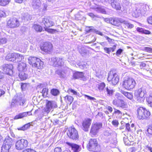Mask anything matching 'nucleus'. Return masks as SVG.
<instances>
[{"instance_id":"obj_34","label":"nucleus","mask_w":152,"mask_h":152,"mask_svg":"<svg viewBox=\"0 0 152 152\" xmlns=\"http://www.w3.org/2000/svg\"><path fill=\"white\" fill-rule=\"evenodd\" d=\"M105 85L104 83H101L98 84L97 86L99 91L100 92L103 91L104 88L105 87Z\"/></svg>"},{"instance_id":"obj_5","label":"nucleus","mask_w":152,"mask_h":152,"mask_svg":"<svg viewBox=\"0 0 152 152\" xmlns=\"http://www.w3.org/2000/svg\"><path fill=\"white\" fill-rule=\"evenodd\" d=\"M41 50L46 54H50L53 51V45L50 42H45L41 44L40 45Z\"/></svg>"},{"instance_id":"obj_44","label":"nucleus","mask_w":152,"mask_h":152,"mask_svg":"<svg viewBox=\"0 0 152 152\" xmlns=\"http://www.w3.org/2000/svg\"><path fill=\"white\" fill-rule=\"evenodd\" d=\"M122 96L120 94L116 93L115 95V97L117 99H120L122 98Z\"/></svg>"},{"instance_id":"obj_36","label":"nucleus","mask_w":152,"mask_h":152,"mask_svg":"<svg viewBox=\"0 0 152 152\" xmlns=\"http://www.w3.org/2000/svg\"><path fill=\"white\" fill-rule=\"evenodd\" d=\"M147 100L150 106L152 107V92H150L149 96L147 98Z\"/></svg>"},{"instance_id":"obj_1","label":"nucleus","mask_w":152,"mask_h":152,"mask_svg":"<svg viewBox=\"0 0 152 152\" xmlns=\"http://www.w3.org/2000/svg\"><path fill=\"white\" fill-rule=\"evenodd\" d=\"M24 58L23 55L16 53H9L5 57L6 59L8 61L18 63V66H26V64L21 61Z\"/></svg>"},{"instance_id":"obj_42","label":"nucleus","mask_w":152,"mask_h":152,"mask_svg":"<svg viewBox=\"0 0 152 152\" xmlns=\"http://www.w3.org/2000/svg\"><path fill=\"white\" fill-rule=\"evenodd\" d=\"M144 51H145L150 53H152V48L149 47H145L144 48Z\"/></svg>"},{"instance_id":"obj_2","label":"nucleus","mask_w":152,"mask_h":152,"mask_svg":"<svg viewBox=\"0 0 152 152\" xmlns=\"http://www.w3.org/2000/svg\"><path fill=\"white\" fill-rule=\"evenodd\" d=\"M42 23L45 27V30L48 33L53 34L58 32L56 29L49 28H48L53 26L54 25V23L50 20V18L48 17L45 16L42 19Z\"/></svg>"},{"instance_id":"obj_30","label":"nucleus","mask_w":152,"mask_h":152,"mask_svg":"<svg viewBox=\"0 0 152 152\" xmlns=\"http://www.w3.org/2000/svg\"><path fill=\"white\" fill-rule=\"evenodd\" d=\"M12 142V139L9 137H7L5 139L4 143L5 144H7L8 145L11 146Z\"/></svg>"},{"instance_id":"obj_26","label":"nucleus","mask_w":152,"mask_h":152,"mask_svg":"<svg viewBox=\"0 0 152 152\" xmlns=\"http://www.w3.org/2000/svg\"><path fill=\"white\" fill-rule=\"evenodd\" d=\"M122 23L124 24V27L128 29H131L134 27L133 24L128 23L125 20H123Z\"/></svg>"},{"instance_id":"obj_57","label":"nucleus","mask_w":152,"mask_h":152,"mask_svg":"<svg viewBox=\"0 0 152 152\" xmlns=\"http://www.w3.org/2000/svg\"><path fill=\"white\" fill-rule=\"evenodd\" d=\"M4 74L3 73L0 71V79H2L4 78Z\"/></svg>"},{"instance_id":"obj_40","label":"nucleus","mask_w":152,"mask_h":152,"mask_svg":"<svg viewBox=\"0 0 152 152\" xmlns=\"http://www.w3.org/2000/svg\"><path fill=\"white\" fill-rule=\"evenodd\" d=\"M67 93L69 94L72 93L73 94L75 95H76L77 94V92L74 90L72 89L71 88H69L67 91Z\"/></svg>"},{"instance_id":"obj_20","label":"nucleus","mask_w":152,"mask_h":152,"mask_svg":"<svg viewBox=\"0 0 152 152\" xmlns=\"http://www.w3.org/2000/svg\"><path fill=\"white\" fill-rule=\"evenodd\" d=\"M144 108L140 107L137 110V116L139 119H144Z\"/></svg>"},{"instance_id":"obj_51","label":"nucleus","mask_w":152,"mask_h":152,"mask_svg":"<svg viewBox=\"0 0 152 152\" xmlns=\"http://www.w3.org/2000/svg\"><path fill=\"white\" fill-rule=\"evenodd\" d=\"M122 51L123 50L121 49L120 48L118 49L116 52V55L118 56L120 55Z\"/></svg>"},{"instance_id":"obj_15","label":"nucleus","mask_w":152,"mask_h":152,"mask_svg":"<svg viewBox=\"0 0 152 152\" xmlns=\"http://www.w3.org/2000/svg\"><path fill=\"white\" fill-rule=\"evenodd\" d=\"M65 143L69 148H71V152H79L81 149L80 146L75 143L68 142H66Z\"/></svg>"},{"instance_id":"obj_16","label":"nucleus","mask_w":152,"mask_h":152,"mask_svg":"<svg viewBox=\"0 0 152 152\" xmlns=\"http://www.w3.org/2000/svg\"><path fill=\"white\" fill-rule=\"evenodd\" d=\"M26 67H17V69L19 71L18 76L21 80H26L28 77L27 75L24 73L26 69Z\"/></svg>"},{"instance_id":"obj_12","label":"nucleus","mask_w":152,"mask_h":152,"mask_svg":"<svg viewBox=\"0 0 152 152\" xmlns=\"http://www.w3.org/2000/svg\"><path fill=\"white\" fill-rule=\"evenodd\" d=\"M28 141L24 139H21L17 141L15 143V148L18 150H21L27 147L28 145Z\"/></svg>"},{"instance_id":"obj_53","label":"nucleus","mask_w":152,"mask_h":152,"mask_svg":"<svg viewBox=\"0 0 152 152\" xmlns=\"http://www.w3.org/2000/svg\"><path fill=\"white\" fill-rule=\"evenodd\" d=\"M142 33L146 34H151V32L149 30L144 29Z\"/></svg>"},{"instance_id":"obj_47","label":"nucleus","mask_w":152,"mask_h":152,"mask_svg":"<svg viewBox=\"0 0 152 152\" xmlns=\"http://www.w3.org/2000/svg\"><path fill=\"white\" fill-rule=\"evenodd\" d=\"M84 96L85 98H87L88 99L92 100H96V99L95 98L91 97L87 95L84 94Z\"/></svg>"},{"instance_id":"obj_18","label":"nucleus","mask_w":152,"mask_h":152,"mask_svg":"<svg viewBox=\"0 0 152 152\" xmlns=\"http://www.w3.org/2000/svg\"><path fill=\"white\" fill-rule=\"evenodd\" d=\"M91 123V120L89 118L84 119L82 123V129L85 131L88 130L90 126Z\"/></svg>"},{"instance_id":"obj_25","label":"nucleus","mask_w":152,"mask_h":152,"mask_svg":"<svg viewBox=\"0 0 152 152\" xmlns=\"http://www.w3.org/2000/svg\"><path fill=\"white\" fill-rule=\"evenodd\" d=\"M142 15L141 10L139 9H136L134 10L132 14V16L134 18H137Z\"/></svg>"},{"instance_id":"obj_17","label":"nucleus","mask_w":152,"mask_h":152,"mask_svg":"<svg viewBox=\"0 0 152 152\" xmlns=\"http://www.w3.org/2000/svg\"><path fill=\"white\" fill-rule=\"evenodd\" d=\"M108 21L111 24L118 27L122 23L123 20L120 18H111L108 19Z\"/></svg>"},{"instance_id":"obj_8","label":"nucleus","mask_w":152,"mask_h":152,"mask_svg":"<svg viewBox=\"0 0 152 152\" xmlns=\"http://www.w3.org/2000/svg\"><path fill=\"white\" fill-rule=\"evenodd\" d=\"M102 124L100 122L93 123L91 127L90 134L92 137L96 135L98 133L100 129L102 127Z\"/></svg>"},{"instance_id":"obj_52","label":"nucleus","mask_w":152,"mask_h":152,"mask_svg":"<svg viewBox=\"0 0 152 152\" xmlns=\"http://www.w3.org/2000/svg\"><path fill=\"white\" fill-rule=\"evenodd\" d=\"M62 150L60 147L56 148L54 149V152H61Z\"/></svg>"},{"instance_id":"obj_46","label":"nucleus","mask_w":152,"mask_h":152,"mask_svg":"<svg viewBox=\"0 0 152 152\" xmlns=\"http://www.w3.org/2000/svg\"><path fill=\"white\" fill-rule=\"evenodd\" d=\"M105 38L110 44L113 43V42L114 41V39H111L107 36Z\"/></svg>"},{"instance_id":"obj_28","label":"nucleus","mask_w":152,"mask_h":152,"mask_svg":"<svg viewBox=\"0 0 152 152\" xmlns=\"http://www.w3.org/2000/svg\"><path fill=\"white\" fill-rule=\"evenodd\" d=\"M121 92L130 99H132L133 98V94L132 93H129L122 90L121 91Z\"/></svg>"},{"instance_id":"obj_37","label":"nucleus","mask_w":152,"mask_h":152,"mask_svg":"<svg viewBox=\"0 0 152 152\" xmlns=\"http://www.w3.org/2000/svg\"><path fill=\"white\" fill-rule=\"evenodd\" d=\"M50 92L51 94L54 96H57L59 93V91L58 89H52L51 90Z\"/></svg>"},{"instance_id":"obj_32","label":"nucleus","mask_w":152,"mask_h":152,"mask_svg":"<svg viewBox=\"0 0 152 152\" xmlns=\"http://www.w3.org/2000/svg\"><path fill=\"white\" fill-rule=\"evenodd\" d=\"M64 98L66 102L68 104H71L73 100V97L69 95H66Z\"/></svg>"},{"instance_id":"obj_22","label":"nucleus","mask_w":152,"mask_h":152,"mask_svg":"<svg viewBox=\"0 0 152 152\" xmlns=\"http://www.w3.org/2000/svg\"><path fill=\"white\" fill-rule=\"evenodd\" d=\"M117 44L114 45L113 47L110 48L105 47L104 48V50L105 52L108 54H110L111 52H114L116 49Z\"/></svg>"},{"instance_id":"obj_45","label":"nucleus","mask_w":152,"mask_h":152,"mask_svg":"<svg viewBox=\"0 0 152 152\" xmlns=\"http://www.w3.org/2000/svg\"><path fill=\"white\" fill-rule=\"evenodd\" d=\"M147 132L149 134L152 135V126H149L147 129Z\"/></svg>"},{"instance_id":"obj_41","label":"nucleus","mask_w":152,"mask_h":152,"mask_svg":"<svg viewBox=\"0 0 152 152\" xmlns=\"http://www.w3.org/2000/svg\"><path fill=\"white\" fill-rule=\"evenodd\" d=\"M121 99H114L113 102V105L116 106L117 107H118V105H119L120 101H121Z\"/></svg>"},{"instance_id":"obj_11","label":"nucleus","mask_w":152,"mask_h":152,"mask_svg":"<svg viewBox=\"0 0 152 152\" xmlns=\"http://www.w3.org/2000/svg\"><path fill=\"white\" fill-rule=\"evenodd\" d=\"M119 77L116 73H113L110 71L108 74L107 80L110 82L113 85H116L119 81Z\"/></svg>"},{"instance_id":"obj_55","label":"nucleus","mask_w":152,"mask_h":152,"mask_svg":"<svg viewBox=\"0 0 152 152\" xmlns=\"http://www.w3.org/2000/svg\"><path fill=\"white\" fill-rule=\"evenodd\" d=\"M88 15L92 18H94L96 16L92 13H88Z\"/></svg>"},{"instance_id":"obj_33","label":"nucleus","mask_w":152,"mask_h":152,"mask_svg":"<svg viewBox=\"0 0 152 152\" xmlns=\"http://www.w3.org/2000/svg\"><path fill=\"white\" fill-rule=\"evenodd\" d=\"M11 0H0V6L4 7L8 5Z\"/></svg>"},{"instance_id":"obj_29","label":"nucleus","mask_w":152,"mask_h":152,"mask_svg":"<svg viewBox=\"0 0 152 152\" xmlns=\"http://www.w3.org/2000/svg\"><path fill=\"white\" fill-rule=\"evenodd\" d=\"M11 147V146L4 143L2 147L1 152H9V149Z\"/></svg>"},{"instance_id":"obj_38","label":"nucleus","mask_w":152,"mask_h":152,"mask_svg":"<svg viewBox=\"0 0 152 152\" xmlns=\"http://www.w3.org/2000/svg\"><path fill=\"white\" fill-rule=\"evenodd\" d=\"M144 116H144V119H146L150 116V113L148 110L144 108Z\"/></svg>"},{"instance_id":"obj_6","label":"nucleus","mask_w":152,"mask_h":152,"mask_svg":"<svg viewBox=\"0 0 152 152\" xmlns=\"http://www.w3.org/2000/svg\"><path fill=\"white\" fill-rule=\"evenodd\" d=\"M146 88L142 87L136 90L134 93V97L138 102H141L143 100V97L146 94Z\"/></svg>"},{"instance_id":"obj_64","label":"nucleus","mask_w":152,"mask_h":152,"mask_svg":"<svg viewBox=\"0 0 152 152\" xmlns=\"http://www.w3.org/2000/svg\"><path fill=\"white\" fill-rule=\"evenodd\" d=\"M130 127V128H132V129H133V130L135 129L134 128V124H132L131 125Z\"/></svg>"},{"instance_id":"obj_3","label":"nucleus","mask_w":152,"mask_h":152,"mask_svg":"<svg viewBox=\"0 0 152 152\" xmlns=\"http://www.w3.org/2000/svg\"><path fill=\"white\" fill-rule=\"evenodd\" d=\"M136 84L135 81L133 78L126 77L123 82L122 86L125 89L130 91L134 88Z\"/></svg>"},{"instance_id":"obj_24","label":"nucleus","mask_w":152,"mask_h":152,"mask_svg":"<svg viewBox=\"0 0 152 152\" xmlns=\"http://www.w3.org/2000/svg\"><path fill=\"white\" fill-rule=\"evenodd\" d=\"M32 27L37 32H41L43 30V27L39 24H34L32 26Z\"/></svg>"},{"instance_id":"obj_13","label":"nucleus","mask_w":152,"mask_h":152,"mask_svg":"<svg viewBox=\"0 0 152 152\" xmlns=\"http://www.w3.org/2000/svg\"><path fill=\"white\" fill-rule=\"evenodd\" d=\"M67 134L70 139L74 140H77L79 138L77 131L74 128H69L67 132Z\"/></svg>"},{"instance_id":"obj_7","label":"nucleus","mask_w":152,"mask_h":152,"mask_svg":"<svg viewBox=\"0 0 152 152\" xmlns=\"http://www.w3.org/2000/svg\"><path fill=\"white\" fill-rule=\"evenodd\" d=\"M57 107L56 102L53 101H48L46 104V107L42 110L43 115H47L50 111H53L54 108Z\"/></svg>"},{"instance_id":"obj_19","label":"nucleus","mask_w":152,"mask_h":152,"mask_svg":"<svg viewBox=\"0 0 152 152\" xmlns=\"http://www.w3.org/2000/svg\"><path fill=\"white\" fill-rule=\"evenodd\" d=\"M120 0H111V5L113 8L116 10H120L121 6Z\"/></svg>"},{"instance_id":"obj_21","label":"nucleus","mask_w":152,"mask_h":152,"mask_svg":"<svg viewBox=\"0 0 152 152\" xmlns=\"http://www.w3.org/2000/svg\"><path fill=\"white\" fill-rule=\"evenodd\" d=\"M13 67H3V72L6 74L11 75L13 73Z\"/></svg>"},{"instance_id":"obj_48","label":"nucleus","mask_w":152,"mask_h":152,"mask_svg":"<svg viewBox=\"0 0 152 152\" xmlns=\"http://www.w3.org/2000/svg\"><path fill=\"white\" fill-rule=\"evenodd\" d=\"M126 128L128 131H131L133 130V129L130 128V124L129 123L126 124Z\"/></svg>"},{"instance_id":"obj_10","label":"nucleus","mask_w":152,"mask_h":152,"mask_svg":"<svg viewBox=\"0 0 152 152\" xmlns=\"http://www.w3.org/2000/svg\"><path fill=\"white\" fill-rule=\"evenodd\" d=\"M19 21L16 18H11L7 22L6 26L10 28H15L19 26Z\"/></svg>"},{"instance_id":"obj_27","label":"nucleus","mask_w":152,"mask_h":152,"mask_svg":"<svg viewBox=\"0 0 152 152\" xmlns=\"http://www.w3.org/2000/svg\"><path fill=\"white\" fill-rule=\"evenodd\" d=\"M84 76V74L82 72H77L74 73L73 77L76 79L82 78Z\"/></svg>"},{"instance_id":"obj_49","label":"nucleus","mask_w":152,"mask_h":152,"mask_svg":"<svg viewBox=\"0 0 152 152\" xmlns=\"http://www.w3.org/2000/svg\"><path fill=\"white\" fill-rule=\"evenodd\" d=\"M112 123L115 127L117 126L119 124L118 121L116 120H114L113 121Z\"/></svg>"},{"instance_id":"obj_59","label":"nucleus","mask_w":152,"mask_h":152,"mask_svg":"<svg viewBox=\"0 0 152 152\" xmlns=\"http://www.w3.org/2000/svg\"><path fill=\"white\" fill-rule=\"evenodd\" d=\"M26 86V84H22L21 85V88H22V90L24 89L25 88Z\"/></svg>"},{"instance_id":"obj_31","label":"nucleus","mask_w":152,"mask_h":152,"mask_svg":"<svg viewBox=\"0 0 152 152\" xmlns=\"http://www.w3.org/2000/svg\"><path fill=\"white\" fill-rule=\"evenodd\" d=\"M120 103L118 105V107L123 108H126L128 107V105L123 100H121L120 101Z\"/></svg>"},{"instance_id":"obj_50","label":"nucleus","mask_w":152,"mask_h":152,"mask_svg":"<svg viewBox=\"0 0 152 152\" xmlns=\"http://www.w3.org/2000/svg\"><path fill=\"white\" fill-rule=\"evenodd\" d=\"M48 89L47 88H43L42 91V93L43 94L46 95L48 94Z\"/></svg>"},{"instance_id":"obj_58","label":"nucleus","mask_w":152,"mask_h":152,"mask_svg":"<svg viewBox=\"0 0 152 152\" xmlns=\"http://www.w3.org/2000/svg\"><path fill=\"white\" fill-rule=\"evenodd\" d=\"M107 110L110 113L113 111L112 108L110 106H108L107 108Z\"/></svg>"},{"instance_id":"obj_39","label":"nucleus","mask_w":152,"mask_h":152,"mask_svg":"<svg viewBox=\"0 0 152 152\" xmlns=\"http://www.w3.org/2000/svg\"><path fill=\"white\" fill-rule=\"evenodd\" d=\"M30 125L29 124H27L24 125L21 127L18 128V130L24 131L26 130L30 127Z\"/></svg>"},{"instance_id":"obj_60","label":"nucleus","mask_w":152,"mask_h":152,"mask_svg":"<svg viewBox=\"0 0 152 152\" xmlns=\"http://www.w3.org/2000/svg\"><path fill=\"white\" fill-rule=\"evenodd\" d=\"M5 91L0 89V96H1L2 95L4 94Z\"/></svg>"},{"instance_id":"obj_4","label":"nucleus","mask_w":152,"mask_h":152,"mask_svg":"<svg viewBox=\"0 0 152 152\" xmlns=\"http://www.w3.org/2000/svg\"><path fill=\"white\" fill-rule=\"evenodd\" d=\"M26 104V100L20 96H18L16 94L14 96L12 99L10 106L11 107H14L18 106L19 105L25 106Z\"/></svg>"},{"instance_id":"obj_61","label":"nucleus","mask_w":152,"mask_h":152,"mask_svg":"<svg viewBox=\"0 0 152 152\" xmlns=\"http://www.w3.org/2000/svg\"><path fill=\"white\" fill-rule=\"evenodd\" d=\"M23 1V0H15V1L16 2H17L18 3H22Z\"/></svg>"},{"instance_id":"obj_35","label":"nucleus","mask_w":152,"mask_h":152,"mask_svg":"<svg viewBox=\"0 0 152 152\" xmlns=\"http://www.w3.org/2000/svg\"><path fill=\"white\" fill-rule=\"evenodd\" d=\"M114 91V90L111 89L110 88L107 87L106 88V91H105V92H107V94L109 96L112 95Z\"/></svg>"},{"instance_id":"obj_54","label":"nucleus","mask_w":152,"mask_h":152,"mask_svg":"<svg viewBox=\"0 0 152 152\" xmlns=\"http://www.w3.org/2000/svg\"><path fill=\"white\" fill-rule=\"evenodd\" d=\"M143 29H144L143 28L139 27H137L136 29V30L137 31L142 33H143Z\"/></svg>"},{"instance_id":"obj_14","label":"nucleus","mask_w":152,"mask_h":152,"mask_svg":"<svg viewBox=\"0 0 152 152\" xmlns=\"http://www.w3.org/2000/svg\"><path fill=\"white\" fill-rule=\"evenodd\" d=\"M88 149L89 151H95L98 147V145L96 139H90L88 145Z\"/></svg>"},{"instance_id":"obj_62","label":"nucleus","mask_w":152,"mask_h":152,"mask_svg":"<svg viewBox=\"0 0 152 152\" xmlns=\"http://www.w3.org/2000/svg\"><path fill=\"white\" fill-rule=\"evenodd\" d=\"M28 152H37L34 150L31 149H28Z\"/></svg>"},{"instance_id":"obj_63","label":"nucleus","mask_w":152,"mask_h":152,"mask_svg":"<svg viewBox=\"0 0 152 152\" xmlns=\"http://www.w3.org/2000/svg\"><path fill=\"white\" fill-rule=\"evenodd\" d=\"M127 139L126 138H124V143H125V144L126 145H127L128 144V143H126L125 142L126 141V140H127Z\"/></svg>"},{"instance_id":"obj_23","label":"nucleus","mask_w":152,"mask_h":152,"mask_svg":"<svg viewBox=\"0 0 152 152\" xmlns=\"http://www.w3.org/2000/svg\"><path fill=\"white\" fill-rule=\"evenodd\" d=\"M31 115L30 112H23L22 113H19V114L16 115L14 118L15 119H18L22 118L24 117H26L28 115Z\"/></svg>"},{"instance_id":"obj_9","label":"nucleus","mask_w":152,"mask_h":152,"mask_svg":"<svg viewBox=\"0 0 152 152\" xmlns=\"http://www.w3.org/2000/svg\"><path fill=\"white\" fill-rule=\"evenodd\" d=\"M28 63L32 66H41L43 65V62L40 59L34 57L28 58Z\"/></svg>"},{"instance_id":"obj_43","label":"nucleus","mask_w":152,"mask_h":152,"mask_svg":"<svg viewBox=\"0 0 152 152\" xmlns=\"http://www.w3.org/2000/svg\"><path fill=\"white\" fill-rule=\"evenodd\" d=\"M147 21L148 24L152 25V15L147 18Z\"/></svg>"},{"instance_id":"obj_56","label":"nucleus","mask_w":152,"mask_h":152,"mask_svg":"<svg viewBox=\"0 0 152 152\" xmlns=\"http://www.w3.org/2000/svg\"><path fill=\"white\" fill-rule=\"evenodd\" d=\"M115 112L114 113H117L119 114H122L121 112L119 110H117V109H115Z\"/></svg>"}]
</instances>
